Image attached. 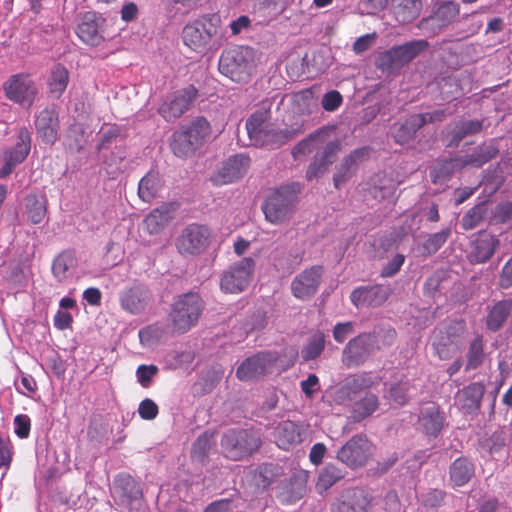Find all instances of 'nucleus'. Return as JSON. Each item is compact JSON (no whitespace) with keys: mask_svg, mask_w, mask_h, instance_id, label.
<instances>
[{"mask_svg":"<svg viewBox=\"0 0 512 512\" xmlns=\"http://www.w3.org/2000/svg\"><path fill=\"white\" fill-rule=\"evenodd\" d=\"M499 154L498 147L493 143H484L477 146L471 154L461 156L464 168L467 166L480 168Z\"/></svg>","mask_w":512,"mask_h":512,"instance_id":"36","label":"nucleus"},{"mask_svg":"<svg viewBox=\"0 0 512 512\" xmlns=\"http://www.w3.org/2000/svg\"><path fill=\"white\" fill-rule=\"evenodd\" d=\"M255 261L246 257L231 265L222 274L220 287L226 293H241L250 284Z\"/></svg>","mask_w":512,"mask_h":512,"instance_id":"11","label":"nucleus"},{"mask_svg":"<svg viewBox=\"0 0 512 512\" xmlns=\"http://www.w3.org/2000/svg\"><path fill=\"white\" fill-rule=\"evenodd\" d=\"M483 130V121L477 119L460 120L455 123L449 133V142L447 147L456 148L460 142L469 136L479 134Z\"/></svg>","mask_w":512,"mask_h":512,"instance_id":"35","label":"nucleus"},{"mask_svg":"<svg viewBox=\"0 0 512 512\" xmlns=\"http://www.w3.org/2000/svg\"><path fill=\"white\" fill-rule=\"evenodd\" d=\"M499 245L500 241L496 236L480 231L471 241L468 260L472 264L486 263L494 255Z\"/></svg>","mask_w":512,"mask_h":512,"instance_id":"25","label":"nucleus"},{"mask_svg":"<svg viewBox=\"0 0 512 512\" xmlns=\"http://www.w3.org/2000/svg\"><path fill=\"white\" fill-rule=\"evenodd\" d=\"M14 432L21 438L25 439L30 434L31 420L26 414H19L14 418Z\"/></svg>","mask_w":512,"mask_h":512,"instance_id":"62","label":"nucleus"},{"mask_svg":"<svg viewBox=\"0 0 512 512\" xmlns=\"http://www.w3.org/2000/svg\"><path fill=\"white\" fill-rule=\"evenodd\" d=\"M458 15V3L454 1H443L433 9L431 15L420 21L419 28L434 36L443 28L453 23Z\"/></svg>","mask_w":512,"mask_h":512,"instance_id":"17","label":"nucleus"},{"mask_svg":"<svg viewBox=\"0 0 512 512\" xmlns=\"http://www.w3.org/2000/svg\"><path fill=\"white\" fill-rule=\"evenodd\" d=\"M238 508L233 499H220L210 503L204 512H233Z\"/></svg>","mask_w":512,"mask_h":512,"instance_id":"64","label":"nucleus"},{"mask_svg":"<svg viewBox=\"0 0 512 512\" xmlns=\"http://www.w3.org/2000/svg\"><path fill=\"white\" fill-rule=\"evenodd\" d=\"M105 19L96 12H86L77 26L78 37L87 45L98 46L104 40Z\"/></svg>","mask_w":512,"mask_h":512,"instance_id":"23","label":"nucleus"},{"mask_svg":"<svg viewBox=\"0 0 512 512\" xmlns=\"http://www.w3.org/2000/svg\"><path fill=\"white\" fill-rule=\"evenodd\" d=\"M379 407L378 397L373 393H366L359 401H356L351 411L353 422H361L371 416Z\"/></svg>","mask_w":512,"mask_h":512,"instance_id":"43","label":"nucleus"},{"mask_svg":"<svg viewBox=\"0 0 512 512\" xmlns=\"http://www.w3.org/2000/svg\"><path fill=\"white\" fill-rule=\"evenodd\" d=\"M398 14L402 13L403 21H412L415 19L422 9V1L421 0H401L399 5Z\"/></svg>","mask_w":512,"mask_h":512,"instance_id":"57","label":"nucleus"},{"mask_svg":"<svg viewBox=\"0 0 512 512\" xmlns=\"http://www.w3.org/2000/svg\"><path fill=\"white\" fill-rule=\"evenodd\" d=\"M301 190L299 182L284 184L273 190L262 205L265 219L272 224H281L289 220Z\"/></svg>","mask_w":512,"mask_h":512,"instance_id":"2","label":"nucleus"},{"mask_svg":"<svg viewBox=\"0 0 512 512\" xmlns=\"http://www.w3.org/2000/svg\"><path fill=\"white\" fill-rule=\"evenodd\" d=\"M414 388L408 382L394 383L390 386L385 397L397 405H405L412 396Z\"/></svg>","mask_w":512,"mask_h":512,"instance_id":"52","label":"nucleus"},{"mask_svg":"<svg viewBox=\"0 0 512 512\" xmlns=\"http://www.w3.org/2000/svg\"><path fill=\"white\" fill-rule=\"evenodd\" d=\"M450 236V227H446L439 232L429 234L422 245L423 253L425 255L435 254L447 242Z\"/></svg>","mask_w":512,"mask_h":512,"instance_id":"51","label":"nucleus"},{"mask_svg":"<svg viewBox=\"0 0 512 512\" xmlns=\"http://www.w3.org/2000/svg\"><path fill=\"white\" fill-rule=\"evenodd\" d=\"M25 215L32 224H39L47 213V199L43 195L29 194L25 197Z\"/></svg>","mask_w":512,"mask_h":512,"instance_id":"38","label":"nucleus"},{"mask_svg":"<svg viewBox=\"0 0 512 512\" xmlns=\"http://www.w3.org/2000/svg\"><path fill=\"white\" fill-rule=\"evenodd\" d=\"M211 231L205 225L190 224L185 227L176 241V247L182 255H199L209 246Z\"/></svg>","mask_w":512,"mask_h":512,"instance_id":"12","label":"nucleus"},{"mask_svg":"<svg viewBox=\"0 0 512 512\" xmlns=\"http://www.w3.org/2000/svg\"><path fill=\"white\" fill-rule=\"evenodd\" d=\"M250 165V159L244 154L229 157L218 171L216 181L218 184L232 183L242 178Z\"/></svg>","mask_w":512,"mask_h":512,"instance_id":"27","label":"nucleus"},{"mask_svg":"<svg viewBox=\"0 0 512 512\" xmlns=\"http://www.w3.org/2000/svg\"><path fill=\"white\" fill-rule=\"evenodd\" d=\"M429 47L424 39L408 41L379 54L375 65L383 73L395 74Z\"/></svg>","mask_w":512,"mask_h":512,"instance_id":"7","label":"nucleus"},{"mask_svg":"<svg viewBox=\"0 0 512 512\" xmlns=\"http://www.w3.org/2000/svg\"><path fill=\"white\" fill-rule=\"evenodd\" d=\"M174 211L172 204H162L153 209L144 220L149 233L155 234L162 230L173 219Z\"/></svg>","mask_w":512,"mask_h":512,"instance_id":"37","label":"nucleus"},{"mask_svg":"<svg viewBox=\"0 0 512 512\" xmlns=\"http://www.w3.org/2000/svg\"><path fill=\"white\" fill-rule=\"evenodd\" d=\"M157 373L158 367L155 365H140L136 371L137 379L143 387H148Z\"/></svg>","mask_w":512,"mask_h":512,"instance_id":"63","label":"nucleus"},{"mask_svg":"<svg viewBox=\"0 0 512 512\" xmlns=\"http://www.w3.org/2000/svg\"><path fill=\"white\" fill-rule=\"evenodd\" d=\"M160 187L158 173L150 171L139 182L138 196L142 201L150 203L157 196Z\"/></svg>","mask_w":512,"mask_h":512,"instance_id":"44","label":"nucleus"},{"mask_svg":"<svg viewBox=\"0 0 512 512\" xmlns=\"http://www.w3.org/2000/svg\"><path fill=\"white\" fill-rule=\"evenodd\" d=\"M153 302V292L144 283L135 282L131 286L125 287L119 293L120 307L131 315L145 313L152 306Z\"/></svg>","mask_w":512,"mask_h":512,"instance_id":"10","label":"nucleus"},{"mask_svg":"<svg viewBox=\"0 0 512 512\" xmlns=\"http://www.w3.org/2000/svg\"><path fill=\"white\" fill-rule=\"evenodd\" d=\"M220 444L225 457L239 461L257 452L262 445V439L256 430L232 428L223 433Z\"/></svg>","mask_w":512,"mask_h":512,"instance_id":"4","label":"nucleus"},{"mask_svg":"<svg viewBox=\"0 0 512 512\" xmlns=\"http://www.w3.org/2000/svg\"><path fill=\"white\" fill-rule=\"evenodd\" d=\"M221 18L217 13L203 15L185 25L182 31L183 42L193 51H206L218 33Z\"/></svg>","mask_w":512,"mask_h":512,"instance_id":"5","label":"nucleus"},{"mask_svg":"<svg viewBox=\"0 0 512 512\" xmlns=\"http://www.w3.org/2000/svg\"><path fill=\"white\" fill-rule=\"evenodd\" d=\"M74 265V258L70 253H62L56 257L52 265V272L59 280H63L67 276L69 268Z\"/></svg>","mask_w":512,"mask_h":512,"instance_id":"56","label":"nucleus"},{"mask_svg":"<svg viewBox=\"0 0 512 512\" xmlns=\"http://www.w3.org/2000/svg\"><path fill=\"white\" fill-rule=\"evenodd\" d=\"M375 258L383 259L389 251L396 249V242L392 237L383 236L374 241Z\"/></svg>","mask_w":512,"mask_h":512,"instance_id":"59","label":"nucleus"},{"mask_svg":"<svg viewBox=\"0 0 512 512\" xmlns=\"http://www.w3.org/2000/svg\"><path fill=\"white\" fill-rule=\"evenodd\" d=\"M213 445V433L205 431L197 437L192 445L191 457L199 462H204Z\"/></svg>","mask_w":512,"mask_h":512,"instance_id":"48","label":"nucleus"},{"mask_svg":"<svg viewBox=\"0 0 512 512\" xmlns=\"http://www.w3.org/2000/svg\"><path fill=\"white\" fill-rule=\"evenodd\" d=\"M345 475L346 471L343 468L334 463H328L318 473L316 488L320 493L325 492L342 480Z\"/></svg>","mask_w":512,"mask_h":512,"instance_id":"39","label":"nucleus"},{"mask_svg":"<svg viewBox=\"0 0 512 512\" xmlns=\"http://www.w3.org/2000/svg\"><path fill=\"white\" fill-rule=\"evenodd\" d=\"M371 455V443L362 434L351 437L337 452V459L351 469L363 467Z\"/></svg>","mask_w":512,"mask_h":512,"instance_id":"14","label":"nucleus"},{"mask_svg":"<svg viewBox=\"0 0 512 512\" xmlns=\"http://www.w3.org/2000/svg\"><path fill=\"white\" fill-rule=\"evenodd\" d=\"M419 425L426 435L435 438L445 425V416L435 403H430L421 408Z\"/></svg>","mask_w":512,"mask_h":512,"instance_id":"31","label":"nucleus"},{"mask_svg":"<svg viewBox=\"0 0 512 512\" xmlns=\"http://www.w3.org/2000/svg\"><path fill=\"white\" fill-rule=\"evenodd\" d=\"M423 126V118L412 114L402 121L395 122L390 128V133L396 143L403 145L413 140Z\"/></svg>","mask_w":512,"mask_h":512,"instance_id":"32","label":"nucleus"},{"mask_svg":"<svg viewBox=\"0 0 512 512\" xmlns=\"http://www.w3.org/2000/svg\"><path fill=\"white\" fill-rule=\"evenodd\" d=\"M173 153L179 158H187L194 154L198 149L187 137V132L179 129L173 133V140L171 142Z\"/></svg>","mask_w":512,"mask_h":512,"instance_id":"46","label":"nucleus"},{"mask_svg":"<svg viewBox=\"0 0 512 512\" xmlns=\"http://www.w3.org/2000/svg\"><path fill=\"white\" fill-rule=\"evenodd\" d=\"M474 475L475 465L465 456L454 460L449 467V481L453 487L466 485Z\"/></svg>","mask_w":512,"mask_h":512,"instance_id":"33","label":"nucleus"},{"mask_svg":"<svg viewBox=\"0 0 512 512\" xmlns=\"http://www.w3.org/2000/svg\"><path fill=\"white\" fill-rule=\"evenodd\" d=\"M461 156L439 161L433 169L435 177L441 179L450 178L456 171L463 169Z\"/></svg>","mask_w":512,"mask_h":512,"instance_id":"53","label":"nucleus"},{"mask_svg":"<svg viewBox=\"0 0 512 512\" xmlns=\"http://www.w3.org/2000/svg\"><path fill=\"white\" fill-rule=\"evenodd\" d=\"M328 137L329 131L327 130L325 142L323 144H319L318 147H316L314 160L310 163L306 171V177L308 180H312L323 175L328 170L329 166L336 161L337 156L341 151L340 141H328Z\"/></svg>","mask_w":512,"mask_h":512,"instance_id":"18","label":"nucleus"},{"mask_svg":"<svg viewBox=\"0 0 512 512\" xmlns=\"http://www.w3.org/2000/svg\"><path fill=\"white\" fill-rule=\"evenodd\" d=\"M204 309V301L197 292H187L174 298L169 313L173 332L183 334L194 327Z\"/></svg>","mask_w":512,"mask_h":512,"instance_id":"3","label":"nucleus"},{"mask_svg":"<svg viewBox=\"0 0 512 512\" xmlns=\"http://www.w3.org/2000/svg\"><path fill=\"white\" fill-rule=\"evenodd\" d=\"M304 492L305 488L302 484H284L280 487L277 499L282 504H293L303 497Z\"/></svg>","mask_w":512,"mask_h":512,"instance_id":"54","label":"nucleus"},{"mask_svg":"<svg viewBox=\"0 0 512 512\" xmlns=\"http://www.w3.org/2000/svg\"><path fill=\"white\" fill-rule=\"evenodd\" d=\"M187 132L189 140L193 141L198 149L203 145L205 139L210 134V124L204 117H196L190 123L180 128Z\"/></svg>","mask_w":512,"mask_h":512,"instance_id":"41","label":"nucleus"},{"mask_svg":"<svg viewBox=\"0 0 512 512\" xmlns=\"http://www.w3.org/2000/svg\"><path fill=\"white\" fill-rule=\"evenodd\" d=\"M486 358L485 340L482 335H477L470 343L466 352L465 370H476Z\"/></svg>","mask_w":512,"mask_h":512,"instance_id":"42","label":"nucleus"},{"mask_svg":"<svg viewBox=\"0 0 512 512\" xmlns=\"http://www.w3.org/2000/svg\"><path fill=\"white\" fill-rule=\"evenodd\" d=\"M113 492L121 505L133 508L143 497V489L132 475L122 472L113 480Z\"/></svg>","mask_w":512,"mask_h":512,"instance_id":"21","label":"nucleus"},{"mask_svg":"<svg viewBox=\"0 0 512 512\" xmlns=\"http://www.w3.org/2000/svg\"><path fill=\"white\" fill-rule=\"evenodd\" d=\"M219 71L236 83L248 82L255 71L251 50L233 47L223 51L219 59Z\"/></svg>","mask_w":512,"mask_h":512,"instance_id":"6","label":"nucleus"},{"mask_svg":"<svg viewBox=\"0 0 512 512\" xmlns=\"http://www.w3.org/2000/svg\"><path fill=\"white\" fill-rule=\"evenodd\" d=\"M404 261L405 256L403 254H395L391 260H389L385 265H383L380 271L381 277L388 278L396 275L400 271L402 265L404 264Z\"/></svg>","mask_w":512,"mask_h":512,"instance_id":"60","label":"nucleus"},{"mask_svg":"<svg viewBox=\"0 0 512 512\" xmlns=\"http://www.w3.org/2000/svg\"><path fill=\"white\" fill-rule=\"evenodd\" d=\"M267 118V111L258 110L246 122L247 133L254 145L277 148L303 133L302 123H295L291 128L278 130L267 122Z\"/></svg>","mask_w":512,"mask_h":512,"instance_id":"1","label":"nucleus"},{"mask_svg":"<svg viewBox=\"0 0 512 512\" xmlns=\"http://www.w3.org/2000/svg\"><path fill=\"white\" fill-rule=\"evenodd\" d=\"M277 357L271 352H260L245 359L236 375L242 381H252L264 376L275 364Z\"/></svg>","mask_w":512,"mask_h":512,"instance_id":"20","label":"nucleus"},{"mask_svg":"<svg viewBox=\"0 0 512 512\" xmlns=\"http://www.w3.org/2000/svg\"><path fill=\"white\" fill-rule=\"evenodd\" d=\"M369 334H372L377 340L375 343L376 350L381 347L391 346L396 339V331L391 327L374 329Z\"/></svg>","mask_w":512,"mask_h":512,"instance_id":"58","label":"nucleus"},{"mask_svg":"<svg viewBox=\"0 0 512 512\" xmlns=\"http://www.w3.org/2000/svg\"><path fill=\"white\" fill-rule=\"evenodd\" d=\"M388 293L380 285L361 286L351 292V302L356 307H376L380 306L387 299Z\"/></svg>","mask_w":512,"mask_h":512,"instance_id":"29","label":"nucleus"},{"mask_svg":"<svg viewBox=\"0 0 512 512\" xmlns=\"http://www.w3.org/2000/svg\"><path fill=\"white\" fill-rule=\"evenodd\" d=\"M304 433L303 425L287 420L275 427L273 435L279 448L289 450L302 442Z\"/></svg>","mask_w":512,"mask_h":512,"instance_id":"28","label":"nucleus"},{"mask_svg":"<svg viewBox=\"0 0 512 512\" xmlns=\"http://www.w3.org/2000/svg\"><path fill=\"white\" fill-rule=\"evenodd\" d=\"M512 312V299H503L488 307L486 328L491 332L499 331Z\"/></svg>","mask_w":512,"mask_h":512,"instance_id":"34","label":"nucleus"},{"mask_svg":"<svg viewBox=\"0 0 512 512\" xmlns=\"http://www.w3.org/2000/svg\"><path fill=\"white\" fill-rule=\"evenodd\" d=\"M323 275V267L315 265L302 271L291 283V291L298 299H308L318 290Z\"/></svg>","mask_w":512,"mask_h":512,"instance_id":"22","label":"nucleus"},{"mask_svg":"<svg viewBox=\"0 0 512 512\" xmlns=\"http://www.w3.org/2000/svg\"><path fill=\"white\" fill-rule=\"evenodd\" d=\"M376 339L372 334L362 333L351 339L342 352V362L348 367L363 364L376 350Z\"/></svg>","mask_w":512,"mask_h":512,"instance_id":"15","label":"nucleus"},{"mask_svg":"<svg viewBox=\"0 0 512 512\" xmlns=\"http://www.w3.org/2000/svg\"><path fill=\"white\" fill-rule=\"evenodd\" d=\"M487 208L485 202H481L469 209L461 219V226L464 230H472L479 226L486 215Z\"/></svg>","mask_w":512,"mask_h":512,"instance_id":"50","label":"nucleus"},{"mask_svg":"<svg viewBox=\"0 0 512 512\" xmlns=\"http://www.w3.org/2000/svg\"><path fill=\"white\" fill-rule=\"evenodd\" d=\"M374 496L369 489L354 487L343 491L331 505V512H371Z\"/></svg>","mask_w":512,"mask_h":512,"instance_id":"13","label":"nucleus"},{"mask_svg":"<svg viewBox=\"0 0 512 512\" xmlns=\"http://www.w3.org/2000/svg\"><path fill=\"white\" fill-rule=\"evenodd\" d=\"M369 154L370 149L368 147H361L345 156L341 163L336 166V171L333 176L335 188L340 189L347 183L355 174L358 165L368 159Z\"/></svg>","mask_w":512,"mask_h":512,"instance_id":"24","label":"nucleus"},{"mask_svg":"<svg viewBox=\"0 0 512 512\" xmlns=\"http://www.w3.org/2000/svg\"><path fill=\"white\" fill-rule=\"evenodd\" d=\"M37 134L46 144H53L58 138L59 119L54 106L44 108L35 119Z\"/></svg>","mask_w":512,"mask_h":512,"instance_id":"26","label":"nucleus"},{"mask_svg":"<svg viewBox=\"0 0 512 512\" xmlns=\"http://www.w3.org/2000/svg\"><path fill=\"white\" fill-rule=\"evenodd\" d=\"M17 139V143L13 147L6 148L2 152L0 178L10 175L15 167L27 158L30 152L31 135L27 128L23 127L19 130Z\"/></svg>","mask_w":512,"mask_h":512,"instance_id":"16","label":"nucleus"},{"mask_svg":"<svg viewBox=\"0 0 512 512\" xmlns=\"http://www.w3.org/2000/svg\"><path fill=\"white\" fill-rule=\"evenodd\" d=\"M343 102V97L337 90H330L322 97V107L325 111H335Z\"/></svg>","mask_w":512,"mask_h":512,"instance_id":"61","label":"nucleus"},{"mask_svg":"<svg viewBox=\"0 0 512 512\" xmlns=\"http://www.w3.org/2000/svg\"><path fill=\"white\" fill-rule=\"evenodd\" d=\"M485 393V386L475 382L456 394V402L460 409L466 414H476L481 406V400Z\"/></svg>","mask_w":512,"mask_h":512,"instance_id":"30","label":"nucleus"},{"mask_svg":"<svg viewBox=\"0 0 512 512\" xmlns=\"http://www.w3.org/2000/svg\"><path fill=\"white\" fill-rule=\"evenodd\" d=\"M69 81V72L62 64L55 65L51 70L49 78V91L55 97L59 98L65 91Z\"/></svg>","mask_w":512,"mask_h":512,"instance_id":"45","label":"nucleus"},{"mask_svg":"<svg viewBox=\"0 0 512 512\" xmlns=\"http://www.w3.org/2000/svg\"><path fill=\"white\" fill-rule=\"evenodd\" d=\"M2 89L8 100L27 107L32 106L38 94L37 85L28 73L9 76L3 83Z\"/></svg>","mask_w":512,"mask_h":512,"instance_id":"9","label":"nucleus"},{"mask_svg":"<svg viewBox=\"0 0 512 512\" xmlns=\"http://www.w3.org/2000/svg\"><path fill=\"white\" fill-rule=\"evenodd\" d=\"M325 348V335L317 331L312 334L308 343L303 347L301 356L305 361L316 359Z\"/></svg>","mask_w":512,"mask_h":512,"instance_id":"47","label":"nucleus"},{"mask_svg":"<svg viewBox=\"0 0 512 512\" xmlns=\"http://www.w3.org/2000/svg\"><path fill=\"white\" fill-rule=\"evenodd\" d=\"M198 97V90L193 85L176 91L158 109L160 115L167 121H174L189 110Z\"/></svg>","mask_w":512,"mask_h":512,"instance_id":"19","label":"nucleus"},{"mask_svg":"<svg viewBox=\"0 0 512 512\" xmlns=\"http://www.w3.org/2000/svg\"><path fill=\"white\" fill-rule=\"evenodd\" d=\"M466 324L464 321H452L436 327L432 334V347L441 360H447L457 354L465 343Z\"/></svg>","mask_w":512,"mask_h":512,"instance_id":"8","label":"nucleus"},{"mask_svg":"<svg viewBox=\"0 0 512 512\" xmlns=\"http://www.w3.org/2000/svg\"><path fill=\"white\" fill-rule=\"evenodd\" d=\"M326 135H327V130L323 129V128L310 134L306 139L300 141L293 148L294 156L305 155L306 153H309L314 149L316 150V147H318L319 144H323L325 142Z\"/></svg>","mask_w":512,"mask_h":512,"instance_id":"49","label":"nucleus"},{"mask_svg":"<svg viewBox=\"0 0 512 512\" xmlns=\"http://www.w3.org/2000/svg\"><path fill=\"white\" fill-rule=\"evenodd\" d=\"M367 380L364 376L353 375L345 379L342 386L337 390V399L342 403L353 401L357 395L367 387Z\"/></svg>","mask_w":512,"mask_h":512,"instance_id":"40","label":"nucleus"},{"mask_svg":"<svg viewBox=\"0 0 512 512\" xmlns=\"http://www.w3.org/2000/svg\"><path fill=\"white\" fill-rule=\"evenodd\" d=\"M275 480V474L271 466H262L255 470L251 476L252 484L259 490L267 489Z\"/></svg>","mask_w":512,"mask_h":512,"instance_id":"55","label":"nucleus"}]
</instances>
